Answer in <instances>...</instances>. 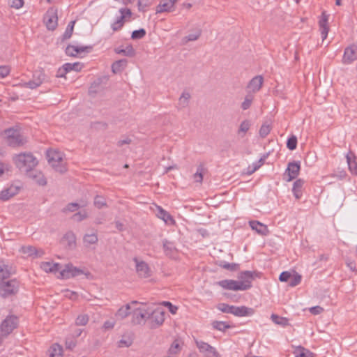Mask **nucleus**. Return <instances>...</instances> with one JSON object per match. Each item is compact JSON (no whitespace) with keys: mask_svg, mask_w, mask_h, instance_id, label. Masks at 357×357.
I'll return each mask as SVG.
<instances>
[{"mask_svg":"<svg viewBox=\"0 0 357 357\" xmlns=\"http://www.w3.org/2000/svg\"><path fill=\"white\" fill-rule=\"evenodd\" d=\"M46 157L49 164L55 171L61 174H63L67 171L66 164L63 160V154L62 153L50 149L47 151Z\"/></svg>","mask_w":357,"mask_h":357,"instance_id":"f257e3e1","label":"nucleus"},{"mask_svg":"<svg viewBox=\"0 0 357 357\" xmlns=\"http://www.w3.org/2000/svg\"><path fill=\"white\" fill-rule=\"evenodd\" d=\"M17 167L26 173L38 165V160L31 153H22L14 158Z\"/></svg>","mask_w":357,"mask_h":357,"instance_id":"f03ea898","label":"nucleus"},{"mask_svg":"<svg viewBox=\"0 0 357 357\" xmlns=\"http://www.w3.org/2000/svg\"><path fill=\"white\" fill-rule=\"evenodd\" d=\"M20 283L16 279L0 281V297L10 298L16 295L19 291Z\"/></svg>","mask_w":357,"mask_h":357,"instance_id":"7ed1b4c3","label":"nucleus"},{"mask_svg":"<svg viewBox=\"0 0 357 357\" xmlns=\"http://www.w3.org/2000/svg\"><path fill=\"white\" fill-rule=\"evenodd\" d=\"M3 132L6 136L7 144L10 146H22L27 142L26 137L17 129L10 128L6 129Z\"/></svg>","mask_w":357,"mask_h":357,"instance_id":"20e7f679","label":"nucleus"},{"mask_svg":"<svg viewBox=\"0 0 357 357\" xmlns=\"http://www.w3.org/2000/svg\"><path fill=\"white\" fill-rule=\"evenodd\" d=\"M165 312L161 307H157L156 309L151 311L149 310V316L147 317L149 327L151 329L157 328L160 326L165 321Z\"/></svg>","mask_w":357,"mask_h":357,"instance_id":"39448f33","label":"nucleus"},{"mask_svg":"<svg viewBox=\"0 0 357 357\" xmlns=\"http://www.w3.org/2000/svg\"><path fill=\"white\" fill-rule=\"evenodd\" d=\"M18 326V318L15 315L7 316L2 321L0 327L1 335L7 336Z\"/></svg>","mask_w":357,"mask_h":357,"instance_id":"423d86ee","label":"nucleus"},{"mask_svg":"<svg viewBox=\"0 0 357 357\" xmlns=\"http://www.w3.org/2000/svg\"><path fill=\"white\" fill-rule=\"evenodd\" d=\"M43 20L47 29L54 31L58 24L57 9L54 7L50 8L45 14Z\"/></svg>","mask_w":357,"mask_h":357,"instance_id":"0eeeda50","label":"nucleus"},{"mask_svg":"<svg viewBox=\"0 0 357 357\" xmlns=\"http://www.w3.org/2000/svg\"><path fill=\"white\" fill-rule=\"evenodd\" d=\"M135 263L136 271L140 278H147L151 275V271L146 262L140 261L137 257L133 258Z\"/></svg>","mask_w":357,"mask_h":357,"instance_id":"6e6552de","label":"nucleus"},{"mask_svg":"<svg viewBox=\"0 0 357 357\" xmlns=\"http://www.w3.org/2000/svg\"><path fill=\"white\" fill-rule=\"evenodd\" d=\"M197 347L199 351L204 354L206 357H220L219 353L217 351L215 347H212L209 344L200 341L196 342Z\"/></svg>","mask_w":357,"mask_h":357,"instance_id":"1a4fd4ad","label":"nucleus"},{"mask_svg":"<svg viewBox=\"0 0 357 357\" xmlns=\"http://www.w3.org/2000/svg\"><path fill=\"white\" fill-rule=\"evenodd\" d=\"M84 273L83 270L79 269L77 267L73 266L72 264H68L65 266V268L60 271V275L62 278L68 279L77 275H79Z\"/></svg>","mask_w":357,"mask_h":357,"instance_id":"9d476101","label":"nucleus"},{"mask_svg":"<svg viewBox=\"0 0 357 357\" xmlns=\"http://www.w3.org/2000/svg\"><path fill=\"white\" fill-rule=\"evenodd\" d=\"M254 273L255 272L250 271H245L239 273L238 275V278L239 279L238 284H242L243 287H246L244 291L251 288L252 282L255 278Z\"/></svg>","mask_w":357,"mask_h":357,"instance_id":"9b49d317","label":"nucleus"},{"mask_svg":"<svg viewBox=\"0 0 357 357\" xmlns=\"http://www.w3.org/2000/svg\"><path fill=\"white\" fill-rule=\"evenodd\" d=\"M45 77V73L41 70L35 71L33 74V79L27 82L24 83V86L34 89L40 86L43 82Z\"/></svg>","mask_w":357,"mask_h":357,"instance_id":"f8f14e48","label":"nucleus"},{"mask_svg":"<svg viewBox=\"0 0 357 357\" xmlns=\"http://www.w3.org/2000/svg\"><path fill=\"white\" fill-rule=\"evenodd\" d=\"M301 169L300 162H290L288 164L287 168L285 171L284 176H287V181H291L296 178L299 174Z\"/></svg>","mask_w":357,"mask_h":357,"instance_id":"ddd939ff","label":"nucleus"},{"mask_svg":"<svg viewBox=\"0 0 357 357\" xmlns=\"http://www.w3.org/2000/svg\"><path fill=\"white\" fill-rule=\"evenodd\" d=\"M356 50L357 47L354 45H350L344 49L342 58V63L344 64H351L357 59Z\"/></svg>","mask_w":357,"mask_h":357,"instance_id":"4468645a","label":"nucleus"},{"mask_svg":"<svg viewBox=\"0 0 357 357\" xmlns=\"http://www.w3.org/2000/svg\"><path fill=\"white\" fill-rule=\"evenodd\" d=\"M263 83L264 77L261 75H257L248 82L246 89L248 92L253 94L261 89Z\"/></svg>","mask_w":357,"mask_h":357,"instance_id":"2eb2a0df","label":"nucleus"},{"mask_svg":"<svg viewBox=\"0 0 357 357\" xmlns=\"http://www.w3.org/2000/svg\"><path fill=\"white\" fill-rule=\"evenodd\" d=\"M149 316V309L144 310L141 308H137L135 310L132 312V322L134 324L139 325L143 323L146 320H148L147 317Z\"/></svg>","mask_w":357,"mask_h":357,"instance_id":"dca6fc26","label":"nucleus"},{"mask_svg":"<svg viewBox=\"0 0 357 357\" xmlns=\"http://www.w3.org/2000/svg\"><path fill=\"white\" fill-rule=\"evenodd\" d=\"M328 18L329 15H328L326 11H323L319 20V31L323 40L327 38L329 31V26L328 24Z\"/></svg>","mask_w":357,"mask_h":357,"instance_id":"f3484780","label":"nucleus"},{"mask_svg":"<svg viewBox=\"0 0 357 357\" xmlns=\"http://www.w3.org/2000/svg\"><path fill=\"white\" fill-rule=\"evenodd\" d=\"M218 284L225 289L234 290V291H244L246 288L245 286H242V284H238V281L234 280H223L219 281Z\"/></svg>","mask_w":357,"mask_h":357,"instance_id":"a211bd4d","label":"nucleus"},{"mask_svg":"<svg viewBox=\"0 0 357 357\" xmlns=\"http://www.w3.org/2000/svg\"><path fill=\"white\" fill-rule=\"evenodd\" d=\"M26 176L34 181L39 185L44 186L47 184V181L43 173L37 169H32L28 171Z\"/></svg>","mask_w":357,"mask_h":357,"instance_id":"6ab92c4d","label":"nucleus"},{"mask_svg":"<svg viewBox=\"0 0 357 357\" xmlns=\"http://www.w3.org/2000/svg\"><path fill=\"white\" fill-rule=\"evenodd\" d=\"M20 251L27 257H32L33 258L41 257L45 254L42 249L38 250L32 245L22 246Z\"/></svg>","mask_w":357,"mask_h":357,"instance_id":"aec40b11","label":"nucleus"},{"mask_svg":"<svg viewBox=\"0 0 357 357\" xmlns=\"http://www.w3.org/2000/svg\"><path fill=\"white\" fill-rule=\"evenodd\" d=\"M19 190L20 188L18 186L11 185L0 192V199L3 202L8 201L11 197L16 195L19 192Z\"/></svg>","mask_w":357,"mask_h":357,"instance_id":"412c9836","label":"nucleus"},{"mask_svg":"<svg viewBox=\"0 0 357 357\" xmlns=\"http://www.w3.org/2000/svg\"><path fill=\"white\" fill-rule=\"evenodd\" d=\"M254 314V310L246 306H234L233 307L232 314L236 317H246Z\"/></svg>","mask_w":357,"mask_h":357,"instance_id":"4be33fe9","label":"nucleus"},{"mask_svg":"<svg viewBox=\"0 0 357 357\" xmlns=\"http://www.w3.org/2000/svg\"><path fill=\"white\" fill-rule=\"evenodd\" d=\"M249 225L252 229L256 231L259 234L266 236L268 233L267 227L259 221L251 220L249 222Z\"/></svg>","mask_w":357,"mask_h":357,"instance_id":"5701e85b","label":"nucleus"},{"mask_svg":"<svg viewBox=\"0 0 357 357\" xmlns=\"http://www.w3.org/2000/svg\"><path fill=\"white\" fill-rule=\"evenodd\" d=\"M177 0H162L156 8V13L170 12Z\"/></svg>","mask_w":357,"mask_h":357,"instance_id":"b1692460","label":"nucleus"},{"mask_svg":"<svg viewBox=\"0 0 357 357\" xmlns=\"http://www.w3.org/2000/svg\"><path fill=\"white\" fill-rule=\"evenodd\" d=\"M12 267L6 264L3 259H0V279L1 280H6L11 274Z\"/></svg>","mask_w":357,"mask_h":357,"instance_id":"393cba45","label":"nucleus"},{"mask_svg":"<svg viewBox=\"0 0 357 357\" xmlns=\"http://www.w3.org/2000/svg\"><path fill=\"white\" fill-rule=\"evenodd\" d=\"M107 80L106 77H98L96 79H95L91 84L89 89V94H95L97 93L101 89V84L103 83L104 81Z\"/></svg>","mask_w":357,"mask_h":357,"instance_id":"a878e982","label":"nucleus"},{"mask_svg":"<svg viewBox=\"0 0 357 357\" xmlns=\"http://www.w3.org/2000/svg\"><path fill=\"white\" fill-rule=\"evenodd\" d=\"M62 243H65L68 249H73L76 245V237L72 231L67 232L62 238Z\"/></svg>","mask_w":357,"mask_h":357,"instance_id":"bb28decb","label":"nucleus"},{"mask_svg":"<svg viewBox=\"0 0 357 357\" xmlns=\"http://www.w3.org/2000/svg\"><path fill=\"white\" fill-rule=\"evenodd\" d=\"M304 181L301 178L297 179L293 185L292 192L296 199H299L302 196V188Z\"/></svg>","mask_w":357,"mask_h":357,"instance_id":"cd10ccee","label":"nucleus"},{"mask_svg":"<svg viewBox=\"0 0 357 357\" xmlns=\"http://www.w3.org/2000/svg\"><path fill=\"white\" fill-rule=\"evenodd\" d=\"M41 268L47 273H56L61 271V266L59 263L43 262Z\"/></svg>","mask_w":357,"mask_h":357,"instance_id":"c85d7f7f","label":"nucleus"},{"mask_svg":"<svg viewBox=\"0 0 357 357\" xmlns=\"http://www.w3.org/2000/svg\"><path fill=\"white\" fill-rule=\"evenodd\" d=\"M162 244L164 252L167 256H172L176 252V246L173 242L165 239Z\"/></svg>","mask_w":357,"mask_h":357,"instance_id":"c756f323","label":"nucleus"},{"mask_svg":"<svg viewBox=\"0 0 357 357\" xmlns=\"http://www.w3.org/2000/svg\"><path fill=\"white\" fill-rule=\"evenodd\" d=\"M128 64L127 59H120L114 62L112 65V70L114 73L116 74L121 73Z\"/></svg>","mask_w":357,"mask_h":357,"instance_id":"7c9ffc66","label":"nucleus"},{"mask_svg":"<svg viewBox=\"0 0 357 357\" xmlns=\"http://www.w3.org/2000/svg\"><path fill=\"white\" fill-rule=\"evenodd\" d=\"M114 52L116 54H123L129 57H132L135 55V50L131 45L126 46L124 49L121 47L115 48Z\"/></svg>","mask_w":357,"mask_h":357,"instance_id":"2f4dec72","label":"nucleus"},{"mask_svg":"<svg viewBox=\"0 0 357 357\" xmlns=\"http://www.w3.org/2000/svg\"><path fill=\"white\" fill-rule=\"evenodd\" d=\"M206 172V169L204 167V164H199L197 168L196 172L193 174L195 181L201 183L203 181V176Z\"/></svg>","mask_w":357,"mask_h":357,"instance_id":"473e14b6","label":"nucleus"},{"mask_svg":"<svg viewBox=\"0 0 357 357\" xmlns=\"http://www.w3.org/2000/svg\"><path fill=\"white\" fill-rule=\"evenodd\" d=\"M296 357H314V354L302 346H299L294 351Z\"/></svg>","mask_w":357,"mask_h":357,"instance_id":"72a5a7b5","label":"nucleus"},{"mask_svg":"<svg viewBox=\"0 0 357 357\" xmlns=\"http://www.w3.org/2000/svg\"><path fill=\"white\" fill-rule=\"evenodd\" d=\"M130 304H126V305L121 307L118 310L116 313L115 314L116 317L120 319H123L128 317L130 314Z\"/></svg>","mask_w":357,"mask_h":357,"instance_id":"f704fd0d","label":"nucleus"},{"mask_svg":"<svg viewBox=\"0 0 357 357\" xmlns=\"http://www.w3.org/2000/svg\"><path fill=\"white\" fill-rule=\"evenodd\" d=\"M190 94L183 91L178 100V109H183L188 106Z\"/></svg>","mask_w":357,"mask_h":357,"instance_id":"c9c22d12","label":"nucleus"},{"mask_svg":"<svg viewBox=\"0 0 357 357\" xmlns=\"http://www.w3.org/2000/svg\"><path fill=\"white\" fill-rule=\"evenodd\" d=\"M271 319L274 322L275 324L282 326L283 327L287 326L289 325V319L286 317H280L278 314H272L271 316Z\"/></svg>","mask_w":357,"mask_h":357,"instance_id":"e433bc0d","label":"nucleus"},{"mask_svg":"<svg viewBox=\"0 0 357 357\" xmlns=\"http://www.w3.org/2000/svg\"><path fill=\"white\" fill-rule=\"evenodd\" d=\"M213 328L219 331L225 332L231 326L225 321H214L211 324Z\"/></svg>","mask_w":357,"mask_h":357,"instance_id":"4c0bfd02","label":"nucleus"},{"mask_svg":"<svg viewBox=\"0 0 357 357\" xmlns=\"http://www.w3.org/2000/svg\"><path fill=\"white\" fill-rule=\"evenodd\" d=\"M350 154H351V153H348L347 155V161L349 166V169L351 174L357 175V162L355 160V159H352Z\"/></svg>","mask_w":357,"mask_h":357,"instance_id":"58836bf2","label":"nucleus"},{"mask_svg":"<svg viewBox=\"0 0 357 357\" xmlns=\"http://www.w3.org/2000/svg\"><path fill=\"white\" fill-rule=\"evenodd\" d=\"M254 94L252 93L248 92L246 94L243 102L241 103V109L243 110H246L249 109L252 105V102L254 100Z\"/></svg>","mask_w":357,"mask_h":357,"instance_id":"ea45409f","label":"nucleus"},{"mask_svg":"<svg viewBox=\"0 0 357 357\" xmlns=\"http://www.w3.org/2000/svg\"><path fill=\"white\" fill-rule=\"evenodd\" d=\"M75 24V21H70L69 24H68L65 32L63 33L62 36V40H66L69 39L73 33L74 26Z\"/></svg>","mask_w":357,"mask_h":357,"instance_id":"a19ab883","label":"nucleus"},{"mask_svg":"<svg viewBox=\"0 0 357 357\" xmlns=\"http://www.w3.org/2000/svg\"><path fill=\"white\" fill-rule=\"evenodd\" d=\"M98 241V236L96 233L91 234H86L84 236L83 241L86 245H92L97 243Z\"/></svg>","mask_w":357,"mask_h":357,"instance_id":"79ce46f5","label":"nucleus"},{"mask_svg":"<svg viewBox=\"0 0 357 357\" xmlns=\"http://www.w3.org/2000/svg\"><path fill=\"white\" fill-rule=\"evenodd\" d=\"M62 347L58 344H54L51 347L50 357H62Z\"/></svg>","mask_w":357,"mask_h":357,"instance_id":"37998d69","label":"nucleus"},{"mask_svg":"<svg viewBox=\"0 0 357 357\" xmlns=\"http://www.w3.org/2000/svg\"><path fill=\"white\" fill-rule=\"evenodd\" d=\"M157 208H158L157 215L158 218L163 220L165 222H167L168 220H172V218L170 215V214L168 212H167L166 211H165L162 207L157 206Z\"/></svg>","mask_w":357,"mask_h":357,"instance_id":"c03bdc74","label":"nucleus"},{"mask_svg":"<svg viewBox=\"0 0 357 357\" xmlns=\"http://www.w3.org/2000/svg\"><path fill=\"white\" fill-rule=\"evenodd\" d=\"M86 206V204H79L78 203H75V202H72V203H69L66 207H65L62 211L63 213H66L67 211H70V212H74L76 210H77L78 208H84Z\"/></svg>","mask_w":357,"mask_h":357,"instance_id":"a18cd8bd","label":"nucleus"},{"mask_svg":"<svg viewBox=\"0 0 357 357\" xmlns=\"http://www.w3.org/2000/svg\"><path fill=\"white\" fill-rule=\"evenodd\" d=\"M153 0H138L137 6L140 12H145L148 7L152 4Z\"/></svg>","mask_w":357,"mask_h":357,"instance_id":"49530a36","label":"nucleus"},{"mask_svg":"<svg viewBox=\"0 0 357 357\" xmlns=\"http://www.w3.org/2000/svg\"><path fill=\"white\" fill-rule=\"evenodd\" d=\"M219 266L229 271H236L239 268V264L236 263H227L225 261H220Z\"/></svg>","mask_w":357,"mask_h":357,"instance_id":"de8ad7c7","label":"nucleus"},{"mask_svg":"<svg viewBox=\"0 0 357 357\" xmlns=\"http://www.w3.org/2000/svg\"><path fill=\"white\" fill-rule=\"evenodd\" d=\"M146 30L141 28L138 30H135L132 32L131 38L132 40H139L143 38L146 36Z\"/></svg>","mask_w":357,"mask_h":357,"instance_id":"09e8293b","label":"nucleus"},{"mask_svg":"<svg viewBox=\"0 0 357 357\" xmlns=\"http://www.w3.org/2000/svg\"><path fill=\"white\" fill-rule=\"evenodd\" d=\"M126 21L121 17H119L117 20L112 24L111 27L114 31H119L122 29Z\"/></svg>","mask_w":357,"mask_h":357,"instance_id":"8fccbe9b","label":"nucleus"},{"mask_svg":"<svg viewBox=\"0 0 357 357\" xmlns=\"http://www.w3.org/2000/svg\"><path fill=\"white\" fill-rule=\"evenodd\" d=\"M94 206L98 208H101L104 206H106L107 203L105 198L102 196L96 195L94 198Z\"/></svg>","mask_w":357,"mask_h":357,"instance_id":"3c124183","label":"nucleus"},{"mask_svg":"<svg viewBox=\"0 0 357 357\" xmlns=\"http://www.w3.org/2000/svg\"><path fill=\"white\" fill-rule=\"evenodd\" d=\"M89 318L87 314H80L75 320L76 326H86L89 322Z\"/></svg>","mask_w":357,"mask_h":357,"instance_id":"603ef678","label":"nucleus"},{"mask_svg":"<svg viewBox=\"0 0 357 357\" xmlns=\"http://www.w3.org/2000/svg\"><path fill=\"white\" fill-rule=\"evenodd\" d=\"M297 146V137L295 135H291L288 138L287 142V147L291 150H295Z\"/></svg>","mask_w":357,"mask_h":357,"instance_id":"864d4df0","label":"nucleus"},{"mask_svg":"<svg viewBox=\"0 0 357 357\" xmlns=\"http://www.w3.org/2000/svg\"><path fill=\"white\" fill-rule=\"evenodd\" d=\"M234 305H229L226 303H220L217 305V308L224 312L232 314Z\"/></svg>","mask_w":357,"mask_h":357,"instance_id":"5fc2aeb1","label":"nucleus"},{"mask_svg":"<svg viewBox=\"0 0 357 357\" xmlns=\"http://www.w3.org/2000/svg\"><path fill=\"white\" fill-rule=\"evenodd\" d=\"M250 123L249 121L244 120L243 122H241V123L239 126L238 133L239 135L241 132L243 133V135H242V137H243L245 135V134L246 133V132L250 129Z\"/></svg>","mask_w":357,"mask_h":357,"instance_id":"6e6d98bb","label":"nucleus"},{"mask_svg":"<svg viewBox=\"0 0 357 357\" xmlns=\"http://www.w3.org/2000/svg\"><path fill=\"white\" fill-rule=\"evenodd\" d=\"M119 13L121 14V17H122L126 22L128 21V19H130L132 16V12L130 8H121L119 9Z\"/></svg>","mask_w":357,"mask_h":357,"instance_id":"4d7b16f0","label":"nucleus"},{"mask_svg":"<svg viewBox=\"0 0 357 357\" xmlns=\"http://www.w3.org/2000/svg\"><path fill=\"white\" fill-rule=\"evenodd\" d=\"M301 282V275L298 273H296L294 275H291V278L289 280V286L296 287Z\"/></svg>","mask_w":357,"mask_h":357,"instance_id":"13d9d810","label":"nucleus"},{"mask_svg":"<svg viewBox=\"0 0 357 357\" xmlns=\"http://www.w3.org/2000/svg\"><path fill=\"white\" fill-rule=\"evenodd\" d=\"M66 348L69 350H73L77 344V341L75 338L73 337H68L66 340Z\"/></svg>","mask_w":357,"mask_h":357,"instance_id":"bf43d9fd","label":"nucleus"},{"mask_svg":"<svg viewBox=\"0 0 357 357\" xmlns=\"http://www.w3.org/2000/svg\"><path fill=\"white\" fill-rule=\"evenodd\" d=\"M202 31L200 29L196 30L194 33L188 34L185 37L187 41H195L197 40L201 36Z\"/></svg>","mask_w":357,"mask_h":357,"instance_id":"052dcab7","label":"nucleus"},{"mask_svg":"<svg viewBox=\"0 0 357 357\" xmlns=\"http://www.w3.org/2000/svg\"><path fill=\"white\" fill-rule=\"evenodd\" d=\"M271 132V128L269 125L263 124L259 129V135L261 137H266Z\"/></svg>","mask_w":357,"mask_h":357,"instance_id":"680f3d73","label":"nucleus"},{"mask_svg":"<svg viewBox=\"0 0 357 357\" xmlns=\"http://www.w3.org/2000/svg\"><path fill=\"white\" fill-rule=\"evenodd\" d=\"M88 217V214L86 211L78 212L73 215V218L77 222H81Z\"/></svg>","mask_w":357,"mask_h":357,"instance_id":"e2e57ef3","label":"nucleus"},{"mask_svg":"<svg viewBox=\"0 0 357 357\" xmlns=\"http://www.w3.org/2000/svg\"><path fill=\"white\" fill-rule=\"evenodd\" d=\"M162 304H163V305L168 307L169 311L172 314H175L177 312L178 307H176V305H174L172 303H170L169 301H164L162 303Z\"/></svg>","mask_w":357,"mask_h":357,"instance_id":"0e129e2a","label":"nucleus"},{"mask_svg":"<svg viewBox=\"0 0 357 357\" xmlns=\"http://www.w3.org/2000/svg\"><path fill=\"white\" fill-rule=\"evenodd\" d=\"M75 50H76V46L73 45H68L66 48V54L68 56L75 57Z\"/></svg>","mask_w":357,"mask_h":357,"instance_id":"69168bd1","label":"nucleus"},{"mask_svg":"<svg viewBox=\"0 0 357 357\" xmlns=\"http://www.w3.org/2000/svg\"><path fill=\"white\" fill-rule=\"evenodd\" d=\"M291 278V274L288 271H283L280 273L279 276V280L281 282H287L290 280Z\"/></svg>","mask_w":357,"mask_h":357,"instance_id":"338daca9","label":"nucleus"},{"mask_svg":"<svg viewBox=\"0 0 357 357\" xmlns=\"http://www.w3.org/2000/svg\"><path fill=\"white\" fill-rule=\"evenodd\" d=\"M10 73V68L6 66H0V79L6 77Z\"/></svg>","mask_w":357,"mask_h":357,"instance_id":"774afa93","label":"nucleus"}]
</instances>
